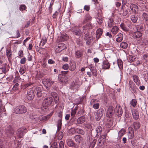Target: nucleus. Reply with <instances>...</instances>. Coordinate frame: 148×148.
<instances>
[{
    "mask_svg": "<svg viewBox=\"0 0 148 148\" xmlns=\"http://www.w3.org/2000/svg\"><path fill=\"white\" fill-rule=\"evenodd\" d=\"M51 147H53L54 148H58L57 143L56 142H54L51 144Z\"/></svg>",
    "mask_w": 148,
    "mask_h": 148,
    "instance_id": "nucleus-64",
    "label": "nucleus"
},
{
    "mask_svg": "<svg viewBox=\"0 0 148 148\" xmlns=\"http://www.w3.org/2000/svg\"><path fill=\"white\" fill-rule=\"evenodd\" d=\"M130 8L132 12L134 14H136L138 10V6L135 4L132 3L130 5Z\"/></svg>",
    "mask_w": 148,
    "mask_h": 148,
    "instance_id": "nucleus-10",
    "label": "nucleus"
},
{
    "mask_svg": "<svg viewBox=\"0 0 148 148\" xmlns=\"http://www.w3.org/2000/svg\"><path fill=\"white\" fill-rule=\"evenodd\" d=\"M69 68L68 64H67L63 65L62 67V69L65 70L68 69Z\"/></svg>",
    "mask_w": 148,
    "mask_h": 148,
    "instance_id": "nucleus-59",
    "label": "nucleus"
},
{
    "mask_svg": "<svg viewBox=\"0 0 148 148\" xmlns=\"http://www.w3.org/2000/svg\"><path fill=\"white\" fill-rule=\"evenodd\" d=\"M26 9V6L24 5H21L20 6V9L21 10H25Z\"/></svg>",
    "mask_w": 148,
    "mask_h": 148,
    "instance_id": "nucleus-57",
    "label": "nucleus"
},
{
    "mask_svg": "<svg viewBox=\"0 0 148 148\" xmlns=\"http://www.w3.org/2000/svg\"><path fill=\"white\" fill-rule=\"evenodd\" d=\"M103 111V109L102 108L100 109L97 110L95 115V119L97 121H99L102 116Z\"/></svg>",
    "mask_w": 148,
    "mask_h": 148,
    "instance_id": "nucleus-5",
    "label": "nucleus"
},
{
    "mask_svg": "<svg viewBox=\"0 0 148 148\" xmlns=\"http://www.w3.org/2000/svg\"><path fill=\"white\" fill-rule=\"evenodd\" d=\"M116 37V41L118 42H120L123 40V35L121 33L119 34Z\"/></svg>",
    "mask_w": 148,
    "mask_h": 148,
    "instance_id": "nucleus-22",
    "label": "nucleus"
},
{
    "mask_svg": "<svg viewBox=\"0 0 148 148\" xmlns=\"http://www.w3.org/2000/svg\"><path fill=\"white\" fill-rule=\"evenodd\" d=\"M136 31L140 32H141L144 30L143 26L140 25H137L136 27Z\"/></svg>",
    "mask_w": 148,
    "mask_h": 148,
    "instance_id": "nucleus-40",
    "label": "nucleus"
},
{
    "mask_svg": "<svg viewBox=\"0 0 148 148\" xmlns=\"http://www.w3.org/2000/svg\"><path fill=\"white\" fill-rule=\"evenodd\" d=\"M117 64L121 70L123 69V63L121 60L118 59L117 60Z\"/></svg>",
    "mask_w": 148,
    "mask_h": 148,
    "instance_id": "nucleus-31",
    "label": "nucleus"
},
{
    "mask_svg": "<svg viewBox=\"0 0 148 148\" xmlns=\"http://www.w3.org/2000/svg\"><path fill=\"white\" fill-rule=\"evenodd\" d=\"M18 83H16L14 86L12 88V89L13 90H16L18 88Z\"/></svg>",
    "mask_w": 148,
    "mask_h": 148,
    "instance_id": "nucleus-61",
    "label": "nucleus"
},
{
    "mask_svg": "<svg viewBox=\"0 0 148 148\" xmlns=\"http://www.w3.org/2000/svg\"><path fill=\"white\" fill-rule=\"evenodd\" d=\"M120 47L121 48L125 49L128 47V44L127 43L125 42H123L120 44Z\"/></svg>",
    "mask_w": 148,
    "mask_h": 148,
    "instance_id": "nucleus-35",
    "label": "nucleus"
},
{
    "mask_svg": "<svg viewBox=\"0 0 148 148\" xmlns=\"http://www.w3.org/2000/svg\"><path fill=\"white\" fill-rule=\"evenodd\" d=\"M102 130V128L100 126H98L96 130L97 132V135L99 136L101 134V132Z\"/></svg>",
    "mask_w": 148,
    "mask_h": 148,
    "instance_id": "nucleus-30",
    "label": "nucleus"
},
{
    "mask_svg": "<svg viewBox=\"0 0 148 148\" xmlns=\"http://www.w3.org/2000/svg\"><path fill=\"white\" fill-rule=\"evenodd\" d=\"M31 119L35 121L38 120V117L37 115H32L30 117Z\"/></svg>",
    "mask_w": 148,
    "mask_h": 148,
    "instance_id": "nucleus-49",
    "label": "nucleus"
},
{
    "mask_svg": "<svg viewBox=\"0 0 148 148\" xmlns=\"http://www.w3.org/2000/svg\"><path fill=\"white\" fill-rule=\"evenodd\" d=\"M131 143L132 144L133 146H137L136 140H132L131 141Z\"/></svg>",
    "mask_w": 148,
    "mask_h": 148,
    "instance_id": "nucleus-63",
    "label": "nucleus"
},
{
    "mask_svg": "<svg viewBox=\"0 0 148 148\" xmlns=\"http://www.w3.org/2000/svg\"><path fill=\"white\" fill-rule=\"evenodd\" d=\"M142 36V32H140L137 31L134 32L132 34V37L135 39H137L140 38Z\"/></svg>",
    "mask_w": 148,
    "mask_h": 148,
    "instance_id": "nucleus-13",
    "label": "nucleus"
},
{
    "mask_svg": "<svg viewBox=\"0 0 148 148\" xmlns=\"http://www.w3.org/2000/svg\"><path fill=\"white\" fill-rule=\"evenodd\" d=\"M79 86L76 83H72L70 86V88L71 89L75 90L76 91L77 90V89L78 88Z\"/></svg>",
    "mask_w": 148,
    "mask_h": 148,
    "instance_id": "nucleus-20",
    "label": "nucleus"
},
{
    "mask_svg": "<svg viewBox=\"0 0 148 148\" xmlns=\"http://www.w3.org/2000/svg\"><path fill=\"white\" fill-rule=\"evenodd\" d=\"M27 111L26 108L23 106H16L14 109V113L17 114H25Z\"/></svg>",
    "mask_w": 148,
    "mask_h": 148,
    "instance_id": "nucleus-2",
    "label": "nucleus"
},
{
    "mask_svg": "<svg viewBox=\"0 0 148 148\" xmlns=\"http://www.w3.org/2000/svg\"><path fill=\"white\" fill-rule=\"evenodd\" d=\"M83 51L81 50H77L75 52V56L77 58H81L83 55Z\"/></svg>",
    "mask_w": 148,
    "mask_h": 148,
    "instance_id": "nucleus-23",
    "label": "nucleus"
},
{
    "mask_svg": "<svg viewBox=\"0 0 148 148\" xmlns=\"http://www.w3.org/2000/svg\"><path fill=\"white\" fill-rule=\"evenodd\" d=\"M76 132V129L74 127L71 128L69 130V133L70 134H74Z\"/></svg>",
    "mask_w": 148,
    "mask_h": 148,
    "instance_id": "nucleus-45",
    "label": "nucleus"
},
{
    "mask_svg": "<svg viewBox=\"0 0 148 148\" xmlns=\"http://www.w3.org/2000/svg\"><path fill=\"white\" fill-rule=\"evenodd\" d=\"M96 142V140H93L92 143L90 144L89 147V148H93V147H94V146Z\"/></svg>",
    "mask_w": 148,
    "mask_h": 148,
    "instance_id": "nucleus-54",
    "label": "nucleus"
},
{
    "mask_svg": "<svg viewBox=\"0 0 148 148\" xmlns=\"http://www.w3.org/2000/svg\"><path fill=\"white\" fill-rule=\"evenodd\" d=\"M63 137V133L62 132H60L58 135L57 139L58 140H60Z\"/></svg>",
    "mask_w": 148,
    "mask_h": 148,
    "instance_id": "nucleus-51",
    "label": "nucleus"
},
{
    "mask_svg": "<svg viewBox=\"0 0 148 148\" xmlns=\"http://www.w3.org/2000/svg\"><path fill=\"white\" fill-rule=\"evenodd\" d=\"M69 36L67 34L64 33L62 34L61 35L60 39L61 41H65L68 39Z\"/></svg>",
    "mask_w": 148,
    "mask_h": 148,
    "instance_id": "nucleus-25",
    "label": "nucleus"
},
{
    "mask_svg": "<svg viewBox=\"0 0 148 148\" xmlns=\"http://www.w3.org/2000/svg\"><path fill=\"white\" fill-rule=\"evenodd\" d=\"M71 30L73 34L77 36H80L82 35V31L77 26L72 27Z\"/></svg>",
    "mask_w": 148,
    "mask_h": 148,
    "instance_id": "nucleus-3",
    "label": "nucleus"
},
{
    "mask_svg": "<svg viewBox=\"0 0 148 148\" xmlns=\"http://www.w3.org/2000/svg\"><path fill=\"white\" fill-rule=\"evenodd\" d=\"M34 91L37 96L38 97H40L42 95L41 87H37L34 89Z\"/></svg>",
    "mask_w": 148,
    "mask_h": 148,
    "instance_id": "nucleus-11",
    "label": "nucleus"
},
{
    "mask_svg": "<svg viewBox=\"0 0 148 148\" xmlns=\"http://www.w3.org/2000/svg\"><path fill=\"white\" fill-rule=\"evenodd\" d=\"M53 101V99L51 97H46L43 101V104L45 106L48 107L51 104Z\"/></svg>",
    "mask_w": 148,
    "mask_h": 148,
    "instance_id": "nucleus-4",
    "label": "nucleus"
},
{
    "mask_svg": "<svg viewBox=\"0 0 148 148\" xmlns=\"http://www.w3.org/2000/svg\"><path fill=\"white\" fill-rule=\"evenodd\" d=\"M137 103V101L136 100L132 99L130 102L131 104L133 107L136 106Z\"/></svg>",
    "mask_w": 148,
    "mask_h": 148,
    "instance_id": "nucleus-48",
    "label": "nucleus"
},
{
    "mask_svg": "<svg viewBox=\"0 0 148 148\" xmlns=\"http://www.w3.org/2000/svg\"><path fill=\"white\" fill-rule=\"evenodd\" d=\"M26 61L25 58L24 57L22 58L20 61V63L21 64H25Z\"/></svg>",
    "mask_w": 148,
    "mask_h": 148,
    "instance_id": "nucleus-58",
    "label": "nucleus"
},
{
    "mask_svg": "<svg viewBox=\"0 0 148 148\" xmlns=\"http://www.w3.org/2000/svg\"><path fill=\"white\" fill-rule=\"evenodd\" d=\"M85 127L90 131L94 129V127L93 125L90 124H86L85 126Z\"/></svg>",
    "mask_w": 148,
    "mask_h": 148,
    "instance_id": "nucleus-39",
    "label": "nucleus"
},
{
    "mask_svg": "<svg viewBox=\"0 0 148 148\" xmlns=\"http://www.w3.org/2000/svg\"><path fill=\"white\" fill-rule=\"evenodd\" d=\"M97 21L99 24H101L103 22V18L101 17H99L97 18Z\"/></svg>",
    "mask_w": 148,
    "mask_h": 148,
    "instance_id": "nucleus-50",
    "label": "nucleus"
},
{
    "mask_svg": "<svg viewBox=\"0 0 148 148\" xmlns=\"http://www.w3.org/2000/svg\"><path fill=\"white\" fill-rule=\"evenodd\" d=\"M119 28L116 26H114L111 30V32L112 34L115 35L118 32Z\"/></svg>",
    "mask_w": 148,
    "mask_h": 148,
    "instance_id": "nucleus-27",
    "label": "nucleus"
},
{
    "mask_svg": "<svg viewBox=\"0 0 148 148\" xmlns=\"http://www.w3.org/2000/svg\"><path fill=\"white\" fill-rule=\"evenodd\" d=\"M133 117L135 120H137L139 118L138 112L136 109H133L132 111Z\"/></svg>",
    "mask_w": 148,
    "mask_h": 148,
    "instance_id": "nucleus-12",
    "label": "nucleus"
},
{
    "mask_svg": "<svg viewBox=\"0 0 148 148\" xmlns=\"http://www.w3.org/2000/svg\"><path fill=\"white\" fill-rule=\"evenodd\" d=\"M58 47L60 49V51H59V52H60L61 51L66 48V47L63 44H60L58 46Z\"/></svg>",
    "mask_w": 148,
    "mask_h": 148,
    "instance_id": "nucleus-44",
    "label": "nucleus"
},
{
    "mask_svg": "<svg viewBox=\"0 0 148 148\" xmlns=\"http://www.w3.org/2000/svg\"><path fill=\"white\" fill-rule=\"evenodd\" d=\"M19 72L22 75L25 72V71L23 68L22 67L20 68Z\"/></svg>",
    "mask_w": 148,
    "mask_h": 148,
    "instance_id": "nucleus-62",
    "label": "nucleus"
},
{
    "mask_svg": "<svg viewBox=\"0 0 148 148\" xmlns=\"http://www.w3.org/2000/svg\"><path fill=\"white\" fill-rule=\"evenodd\" d=\"M110 67V65L109 62L107 60H105L103 62L102 65V68L104 69H108Z\"/></svg>",
    "mask_w": 148,
    "mask_h": 148,
    "instance_id": "nucleus-16",
    "label": "nucleus"
},
{
    "mask_svg": "<svg viewBox=\"0 0 148 148\" xmlns=\"http://www.w3.org/2000/svg\"><path fill=\"white\" fill-rule=\"evenodd\" d=\"M120 26L121 28L125 31H128V29L125 26L123 23H122L120 25Z\"/></svg>",
    "mask_w": 148,
    "mask_h": 148,
    "instance_id": "nucleus-46",
    "label": "nucleus"
},
{
    "mask_svg": "<svg viewBox=\"0 0 148 148\" xmlns=\"http://www.w3.org/2000/svg\"><path fill=\"white\" fill-rule=\"evenodd\" d=\"M97 100L96 99H92L90 102V105H92V107L95 109H98L99 106V104L97 103Z\"/></svg>",
    "mask_w": 148,
    "mask_h": 148,
    "instance_id": "nucleus-9",
    "label": "nucleus"
},
{
    "mask_svg": "<svg viewBox=\"0 0 148 148\" xmlns=\"http://www.w3.org/2000/svg\"><path fill=\"white\" fill-rule=\"evenodd\" d=\"M43 84L49 86H51L54 82L51 81L49 79H45L43 80Z\"/></svg>",
    "mask_w": 148,
    "mask_h": 148,
    "instance_id": "nucleus-19",
    "label": "nucleus"
},
{
    "mask_svg": "<svg viewBox=\"0 0 148 148\" xmlns=\"http://www.w3.org/2000/svg\"><path fill=\"white\" fill-rule=\"evenodd\" d=\"M114 108L112 106L109 107L107 110L106 115L107 117L110 118L114 114Z\"/></svg>",
    "mask_w": 148,
    "mask_h": 148,
    "instance_id": "nucleus-8",
    "label": "nucleus"
},
{
    "mask_svg": "<svg viewBox=\"0 0 148 148\" xmlns=\"http://www.w3.org/2000/svg\"><path fill=\"white\" fill-rule=\"evenodd\" d=\"M85 118L82 116L78 118L77 120V124H81L83 123L85 121Z\"/></svg>",
    "mask_w": 148,
    "mask_h": 148,
    "instance_id": "nucleus-18",
    "label": "nucleus"
},
{
    "mask_svg": "<svg viewBox=\"0 0 148 148\" xmlns=\"http://www.w3.org/2000/svg\"><path fill=\"white\" fill-rule=\"evenodd\" d=\"M92 26L91 23H88L83 27V33L84 34V38L86 40V43L89 45L93 40V38L89 35V30L92 29Z\"/></svg>",
    "mask_w": 148,
    "mask_h": 148,
    "instance_id": "nucleus-1",
    "label": "nucleus"
},
{
    "mask_svg": "<svg viewBox=\"0 0 148 148\" xmlns=\"http://www.w3.org/2000/svg\"><path fill=\"white\" fill-rule=\"evenodd\" d=\"M60 148H64V143L62 141H61L59 143Z\"/></svg>",
    "mask_w": 148,
    "mask_h": 148,
    "instance_id": "nucleus-60",
    "label": "nucleus"
},
{
    "mask_svg": "<svg viewBox=\"0 0 148 148\" xmlns=\"http://www.w3.org/2000/svg\"><path fill=\"white\" fill-rule=\"evenodd\" d=\"M133 125L134 129L136 130L139 129L140 126V123L137 121L134 122Z\"/></svg>",
    "mask_w": 148,
    "mask_h": 148,
    "instance_id": "nucleus-28",
    "label": "nucleus"
},
{
    "mask_svg": "<svg viewBox=\"0 0 148 148\" xmlns=\"http://www.w3.org/2000/svg\"><path fill=\"white\" fill-rule=\"evenodd\" d=\"M62 120L61 119H59L58 120V123H57V131H59L60 129L61 128V127L62 125Z\"/></svg>",
    "mask_w": 148,
    "mask_h": 148,
    "instance_id": "nucleus-37",
    "label": "nucleus"
},
{
    "mask_svg": "<svg viewBox=\"0 0 148 148\" xmlns=\"http://www.w3.org/2000/svg\"><path fill=\"white\" fill-rule=\"evenodd\" d=\"M82 98H79L75 100V101L77 104L80 103L82 101Z\"/></svg>",
    "mask_w": 148,
    "mask_h": 148,
    "instance_id": "nucleus-55",
    "label": "nucleus"
},
{
    "mask_svg": "<svg viewBox=\"0 0 148 148\" xmlns=\"http://www.w3.org/2000/svg\"><path fill=\"white\" fill-rule=\"evenodd\" d=\"M6 55L8 58L11 57L12 52L10 49H7L6 52Z\"/></svg>",
    "mask_w": 148,
    "mask_h": 148,
    "instance_id": "nucleus-43",
    "label": "nucleus"
},
{
    "mask_svg": "<svg viewBox=\"0 0 148 148\" xmlns=\"http://www.w3.org/2000/svg\"><path fill=\"white\" fill-rule=\"evenodd\" d=\"M67 145L70 147H72L74 146V143L71 140H68L67 141Z\"/></svg>",
    "mask_w": 148,
    "mask_h": 148,
    "instance_id": "nucleus-53",
    "label": "nucleus"
},
{
    "mask_svg": "<svg viewBox=\"0 0 148 148\" xmlns=\"http://www.w3.org/2000/svg\"><path fill=\"white\" fill-rule=\"evenodd\" d=\"M58 79L59 81L62 83H65L66 82L65 80L66 77L62 75H59L58 76Z\"/></svg>",
    "mask_w": 148,
    "mask_h": 148,
    "instance_id": "nucleus-26",
    "label": "nucleus"
},
{
    "mask_svg": "<svg viewBox=\"0 0 148 148\" xmlns=\"http://www.w3.org/2000/svg\"><path fill=\"white\" fill-rule=\"evenodd\" d=\"M142 18L145 22L148 21V15L146 13H144L142 15Z\"/></svg>",
    "mask_w": 148,
    "mask_h": 148,
    "instance_id": "nucleus-38",
    "label": "nucleus"
},
{
    "mask_svg": "<svg viewBox=\"0 0 148 148\" xmlns=\"http://www.w3.org/2000/svg\"><path fill=\"white\" fill-rule=\"evenodd\" d=\"M24 129L23 128L19 129L17 132L16 135L18 138H22L24 136V133L23 132Z\"/></svg>",
    "mask_w": 148,
    "mask_h": 148,
    "instance_id": "nucleus-15",
    "label": "nucleus"
},
{
    "mask_svg": "<svg viewBox=\"0 0 148 148\" xmlns=\"http://www.w3.org/2000/svg\"><path fill=\"white\" fill-rule=\"evenodd\" d=\"M90 69L92 74L94 76H96L97 75V72L95 69L94 67L92 68L91 67Z\"/></svg>",
    "mask_w": 148,
    "mask_h": 148,
    "instance_id": "nucleus-42",
    "label": "nucleus"
},
{
    "mask_svg": "<svg viewBox=\"0 0 148 148\" xmlns=\"http://www.w3.org/2000/svg\"><path fill=\"white\" fill-rule=\"evenodd\" d=\"M76 111L77 109L76 108H75L72 110L71 112V116L72 117H73L74 116L76 112Z\"/></svg>",
    "mask_w": 148,
    "mask_h": 148,
    "instance_id": "nucleus-52",
    "label": "nucleus"
},
{
    "mask_svg": "<svg viewBox=\"0 0 148 148\" xmlns=\"http://www.w3.org/2000/svg\"><path fill=\"white\" fill-rule=\"evenodd\" d=\"M47 40L45 37L42 38L40 43V46H43L47 42Z\"/></svg>",
    "mask_w": 148,
    "mask_h": 148,
    "instance_id": "nucleus-32",
    "label": "nucleus"
},
{
    "mask_svg": "<svg viewBox=\"0 0 148 148\" xmlns=\"http://www.w3.org/2000/svg\"><path fill=\"white\" fill-rule=\"evenodd\" d=\"M128 136L129 138H132L134 137V134L133 132H129L128 134Z\"/></svg>",
    "mask_w": 148,
    "mask_h": 148,
    "instance_id": "nucleus-47",
    "label": "nucleus"
},
{
    "mask_svg": "<svg viewBox=\"0 0 148 148\" xmlns=\"http://www.w3.org/2000/svg\"><path fill=\"white\" fill-rule=\"evenodd\" d=\"M14 133V131L11 127H8L7 129L5 134L8 137H10L12 136Z\"/></svg>",
    "mask_w": 148,
    "mask_h": 148,
    "instance_id": "nucleus-7",
    "label": "nucleus"
},
{
    "mask_svg": "<svg viewBox=\"0 0 148 148\" xmlns=\"http://www.w3.org/2000/svg\"><path fill=\"white\" fill-rule=\"evenodd\" d=\"M34 94L33 90L29 89L28 91L27 97L28 100H31L34 98Z\"/></svg>",
    "mask_w": 148,
    "mask_h": 148,
    "instance_id": "nucleus-6",
    "label": "nucleus"
},
{
    "mask_svg": "<svg viewBox=\"0 0 148 148\" xmlns=\"http://www.w3.org/2000/svg\"><path fill=\"white\" fill-rule=\"evenodd\" d=\"M75 141L78 143H80L83 139V138L79 135H75L74 137Z\"/></svg>",
    "mask_w": 148,
    "mask_h": 148,
    "instance_id": "nucleus-24",
    "label": "nucleus"
},
{
    "mask_svg": "<svg viewBox=\"0 0 148 148\" xmlns=\"http://www.w3.org/2000/svg\"><path fill=\"white\" fill-rule=\"evenodd\" d=\"M114 25V20L111 18H110L108 21V25L109 27H111Z\"/></svg>",
    "mask_w": 148,
    "mask_h": 148,
    "instance_id": "nucleus-36",
    "label": "nucleus"
},
{
    "mask_svg": "<svg viewBox=\"0 0 148 148\" xmlns=\"http://www.w3.org/2000/svg\"><path fill=\"white\" fill-rule=\"evenodd\" d=\"M5 111L4 106L2 105L0 106V112H4Z\"/></svg>",
    "mask_w": 148,
    "mask_h": 148,
    "instance_id": "nucleus-56",
    "label": "nucleus"
},
{
    "mask_svg": "<svg viewBox=\"0 0 148 148\" xmlns=\"http://www.w3.org/2000/svg\"><path fill=\"white\" fill-rule=\"evenodd\" d=\"M76 132L78 134L81 135H84L85 134L84 130L79 127L76 128Z\"/></svg>",
    "mask_w": 148,
    "mask_h": 148,
    "instance_id": "nucleus-29",
    "label": "nucleus"
},
{
    "mask_svg": "<svg viewBox=\"0 0 148 148\" xmlns=\"http://www.w3.org/2000/svg\"><path fill=\"white\" fill-rule=\"evenodd\" d=\"M76 69V64L75 63L72 64H71L69 68V70L72 71H74Z\"/></svg>",
    "mask_w": 148,
    "mask_h": 148,
    "instance_id": "nucleus-41",
    "label": "nucleus"
},
{
    "mask_svg": "<svg viewBox=\"0 0 148 148\" xmlns=\"http://www.w3.org/2000/svg\"><path fill=\"white\" fill-rule=\"evenodd\" d=\"M125 130L124 129L121 130L118 132V137L119 138H121L125 133Z\"/></svg>",
    "mask_w": 148,
    "mask_h": 148,
    "instance_id": "nucleus-34",
    "label": "nucleus"
},
{
    "mask_svg": "<svg viewBox=\"0 0 148 148\" xmlns=\"http://www.w3.org/2000/svg\"><path fill=\"white\" fill-rule=\"evenodd\" d=\"M131 19L133 23H136L138 20V17L136 15H133L131 16Z\"/></svg>",
    "mask_w": 148,
    "mask_h": 148,
    "instance_id": "nucleus-33",
    "label": "nucleus"
},
{
    "mask_svg": "<svg viewBox=\"0 0 148 148\" xmlns=\"http://www.w3.org/2000/svg\"><path fill=\"white\" fill-rule=\"evenodd\" d=\"M133 79L134 82L137 85L139 86L140 85V81L138 76L136 75H133Z\"/></svg>",
    "mask_w": 148,
    "mask_h": 148,
    "instance_id": "nucleus-17",
    "label": "nucleus"
},
{
    "mask_svg": "<svg viewBox=\"0 0 148 148\" xmlns=\"http://www.w3.org/2000/svg\"><path fill=\"white\" fill-rule=\"evenodd\" d=\"M102 34V30L101 29H97L96 31V38L98 40Z\"/></svg>",
    "mask_w": 148,
    "mask_h": 148,
    "instance_id": "nucleus-21",
    "label": "nucleus"
},
{
    "mask_svg": "<svg viewBox=\"0 0 148 148\" xmlns=\"http://www.w3.org/2000/svg\"><path fill=\"white\" fill-rule=\"evenodd\" d=\"M115 111L117 113L116 114L118 116H121L122 114L123 111L122 108L119 105H116Z\"/></svg>",
    "mask_w": 148,
    "mask_h": 148,
    "instance_id": "nucleus-14",
    "label": "nucleus"
}]
</instances>
